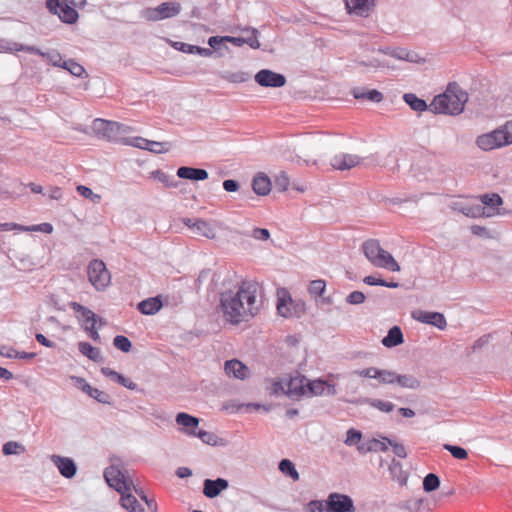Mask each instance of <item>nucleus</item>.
I'll return each instance as SVG.
<instances>
[{"mask_svg":"<svg viewBox=\"0 0 512 512\" xmlns=\"http://www.w3.org/2000/svg\"><path fill=\"white\" fill-rule=\"evenodd\" d=\"M256 288L243 283L236 291L221 293L220 307L227 321L239 324L248 321L257 312Z\"/></svg>","mask_w":512,"mask_h":512,"instance_id":"nucleus-1","label":"nucleus"},{"mask_svg":"<svg viewBox=\"0 0 512 512\" xmlns=\"http://www.w3.org/2000/svg\"><path fill=\"white\" fill-rule=\"evenodd\" d=\"M104 478L108 485L121 494L120 504L130 512H144V508L136 497L130 492L133 488L132 480L125 477L122 470L114 465L107 467Z\"/></svg>","mask_w":512,"mask_h":512,"instance_id":"nucleus-2","label":"nucleus"},{"mask_svg":"<svg viewBox=\"0 0 512 512\" xmlns=\"http://www.w3.org/2000/svg\"><path fill=\"white\" fill-rule=\"evenodd\" d=\"M468 94L457 83H449L443 94L434 97L430 111L436 114L458 115L464 109Z\"/></svg>","mask_w":512,"mask_h":512,"instance_id":"nucleus-3","label":"nucleus"},{"mask_svg":"<svg viewBox=\"0 0 512 512\" xmlns=\"http://www.w3.org/2000/svg\"><path fill=\"white\" fill-rule=\"evenodd\" d=\"M361 250L374 267L388 269L392 272L400 271L398 262L391 253L381 247L379 240L373 238L365 240L361 245Z\"/></svg>","mask_w":512,"mask_h":512,"instance_id":"nucleus-4","label":"nucleus"},{"mask_svg":"<svg viewBox=\"0 0 512 512\" xmlns=\"http://www.w3.org/2000/svg\"><path fill=\"white\" fill-rule=\"evenodd\" d=\"M476 144L484 151L512 144V121L488 134L478 136Z\"/></svg>","mask_w":512,"mask_h":512,"instance_id":"nucleus-5","label":"nucleus"},{"mask_svg":"<svg viewBox=\"0 0 512 512\" xmlns=\"http://www.w3.org/2000/svg\"><path fill=\"white\" fill-rule=\"evenodd\" d=\"M93 130L108 141L124 143V135L131 132L132 128L123 123L98 118L93 121Z\"/></svg>","mask_w":512,"mask_h":512,"instance_id":"nucleus-6","label":"nucleus"},{"mask_svg":"<svg viewBox=\"0 0 512 512\" xmlns=\"http://www.w3.org/2000/svg\"><path fill=\"white\" fill-rule=\"evenodd\" d=\"M2 50L8 51V52H18V51H25L31 54L39 55L43 58H46L53 66L61 67L63 65L62 56L57 51L52 52H42L40 49H38L35 46H26L19 44L17 42H5V44L2 42Z\"/></svg>","mask_w":512,"mask_h":512,"instance_id":"nucleus-7","label":"nucleus"},{"mask_svg":"<svg viewBox=\"0 0 512 512\" xmlns=\"http://www.w3.org/2000/svg\"><path fill=\"white\" fill-rule=\"evenodd\" d=\"M87 273L89 281L97 290L106 288L110 283V273L102 260L93 259L88 265Z\"/></svg>","mask_w":512,"mask_h":512,"instance_id":"nucleus-8","label":"nucleus"},{"mask_svg":"<svg viewBox=\"0 0 512 512\" xmlns=\"http://www.w3.org/2000/svg\"><path fill=\"white\" fill-rule=\"evenodd\" d=\"M46 7L50 13L58 15L63 23L74 24L78 20L79 14L68 0H46Z\"/></svg>","mask_w":512,"mask_h":512,"instance_id":"nucleus-9","label":"nucleus"},{"mask_svg":"<svg viewBox=\"0 0 512 512\" xmlns=\"http://www.w3.org/2000/svg\"><path fill=\"white\" fill-rule=\"evenodd\" d=\"M46 7L50 13L58 15L63 23L74 24L78 20L79 14L68 0H46Z\"/></svg>","mask_w":512,"mask_h":512,"instance_id":"nucleus-10","label":"nucleus"},{"mask_svg":"<svg viewBox=\"0 0 512 512\" xmlns=\"http://www.w3.org/2000/svg\"><path fill=\"white\" fill-rule=\"evenodd\" d=\"M327 512H355L356 508L353 499L346 494L333 492L325 500Z\"/></svg>","mask_w":512,"mask_h":512,"instance_id":"nucleus-11","label":"nucleus"},{"mask_svg":"<svg viewBox=\"0 0 512 512\" xmlns=\"http://www.w3.org/2000/svg\"><path fill=\"white\" fill-rule=\"evenodd\" d=\"M278 313L285 318L300 317L305 312L304 303H294L289 294H284L278 298Z\"/></svg>","mask_w":512,"mask_h":512,"instance_id":"nucleus-12","label":"nucleus"},{"mask_svg":"<svg viewBox=\"0 0 512 512\" xmlns=\"http://www.w3.org/2000/svg\"><path fill=\"white\" fill-rule=\"evenodd\" d=\"M12 264L20 271H32L37 266H41V260L33 257L31 254L9 250L7 254Z\"/></svg>","mask_w":512,"mask_h":512,"instance_id":"nucleus-13","label":"nucleus"},{"mask_svg":"<svg viewBox=\"0 0 512 512\" xmlns=\"http://www.w3.org/2000/svg\"><path fill=\"white\" fill-rule=\"evenodd\" d=\"M254 79L262 87L280 88L286 84V77L283 74L269 69L258 71Z\"/></svg>","mask_w":512,"mask_h":512,"instance_id":"nucleus-14","label":"nucleus"},{"mask_svg":"<svg viewBox=\"0 0 512 512\" xmlns=\"http://www.w3.org/2000/svg\"><path fill=\"white\" fill-rule=\"evenodd\" d=\"M182 10L181 4L178 2H163L156 8L149 10V19L160 21L177 16Z\"/></svg>","mask_w":512,"mask_h":512,"instance_id":"nucleus-15","label":"nucleus"},{"mask_svg":"<svg viewBox=\"0 0 512 512\" xmlns=\"http://www.w3.org/2000/svg\"><path fill=\"white\" fill-rule=\"evenodd\" d=\"M377 0H344L348 14L367 18L374 11Z\"/></svg>","mask_w":512,"mask_h":512,"instance_id":"nucleus-16","label":"nucleus"},{"mask_svg":"<svg viewBox=\"0 0 512 512\" xmlns=\"http://www.w3.org/2000/svg\"><path fill=\"white\" fill-rule=\"evenodd\" d=\"M71 379L74 381L75 386L82 390L84 393L95 399L97 402L102 404H112L111 396L97 388H93L86 380L82 377L72 376Z\"/></svg>","mask_w":512,"mask_h":512,"instance_id":"nucleus-17","label":"nucleus"},{"mask_svg":"<svg viewBox=\"0 0 512 512\" xmlns=\"http://www.w3.org/2000/svg\"><path fill=\"white\" fill-rule=\"evenodd\" d=\"M412 318L425 324H429L443 330L447 326L445 316L439 312H428L423 310H415L411 314Z\"/></svg>","mask_w":512,"mask_h":512,"instance_id":"nucleus-18","label":"nucleus"},{"mask_svg":"<svg viewBox=\"0 0 512 512\" xmlns=\"http://www.w3.org/2000/svg\"><path fill=\"white\" fill-rule=\"evenodd\" d=\"M69 306L77 314L76 317L83 330H85L86 326H90V324H97L98 315H96L89 308L81 305L78 302H70Z\"/></svg>","mask_w":512,"mask_h":512,"instance_id":"nucleus-19","label":"nucleus"},{"mask_svg":"<svg viewBox=\"0 0 512 512\" xmlns=\"http://www.w3.org/2000/svg\"><path fill=\"white\" fill-rule=\"evenodd\" d=\"M306 388L307 378L304 376H296L286 382L285 394L292 399L299 398L306 395Z\"/></svg>","mask_w":512,"mask_h":512,"instance_id":"nucleus-20","label":"nucleus"},{"mask_svg":"<svg viewBox=\"0 0 512 512\" xmlns=\"http://www.w3.org/2000/svg\"><path fill=\"white\" fill-rule=\"evenodd\" d=\"M361 160L362 158L358 155L342 153L335 155L331 159V165L337 170H349L358 166L361 163Z\"/></svg>","mask_w":512,"mask_h":512,"instance_id":"nucleus-21","label":"nucleus"},{"mask_svg":"<svg viewBox=\"0 0 512 512\" xmlns=\"http://www.w3.org/2000/svg\"><path fill=\"white\" fill-rule=\"evenodd\" d=\"M229 482L224 478L215 480L205 479L203 482V494L210 499L217 497L223 490L227 489Z\"/></svg>","mask_w":512,"mask_h":512,"instance_id":"nucleus-22","label":"nucleus"},{"mask_svg":"<svg viewBox=\"0 0 512 512\" xmlns=\"http://www.w3.org/2000/svg\"><path fill=\"white\" fill-rule=\"evenodd\" d=\"M51 459L63 477L70 479L75 476L77 466L71 458L53 455Z\"/></svg>","mask_w":512,"mask_h":512,"instance_id":"nucleus-23","label":"nucleus"},{"mask_svg":"<svg viewBox=\"0 0 512 512\" xmlns=\"http://www.w3.org/2000/svg\"><path fill=\"white\" fill-rule=\"evenodd\" d=\"M177 176L181 179L203 181L208 178V172L202 168L181 166L177 169Z\"/></svg>","mask_w":512,"mask_h":512,"instance_id":"nucleus-24","label":"nucleus"},{"mask_svg":"<svg viewBox=\"0 0 512 512\" xmlns=\"http://www.w3.org/2000/svg\"><path fill=\"white\" fill-rule=\"evenodd\" d=\"M225 372L228 376L244 380L248 376L249 369L241 361L232 359L225 362Z\"/></svg>","mask_w":512,"mask_h":512,"instance_id":"nucleus-25","label":"nucleus"},{"mask_svg":"<svg viewBox=\"0 0 512 512\" xmlns=\"http://www.w3.org/2000/svg\"><path fill=\"white\" fill-rule=\"evenodd\" d=\"M271 181L264 173H258L253 177L252 189L259 196H266L271 191Z\"/></svg>","mask_w":512,"mask_h":512,"instance_id":"nucleus-26","label":"nucleus"},{"mask_svg":"<svg viewBox=\"0 0 512 512\" xmlns=\"http://www.w3.org/2000/svg\"><path fill=\"white\" fill-rule=\"evenodd\" d=\"M481 205L486 208V213L499 214V206L503 204V199L497 193L483 194L479 197Z\"/></svg>","mask_w":512,"mask_h":512,"instance_id":"nucleus-27","label":"nucleus"},{"mask_svg":"<svg viewBox=\"0 0 512 512\" xmlns=\"http://www.w3.org/2000/svg\"><path fill=\"white\" fill-rule=\"evenodd\" d=\"M351 94L358 100H367L375 103L383 100V94L376 89L366 90L362 87H355L352 89Z\"/></svg>","mask_w":512,"mask_h":512,"instance_id":"nucleus-28","label":"nucleus"},{"mask_svg":"<svg viewBox=\"0 0 512 512\" xmlns=\"http://www.w3.org/2000/svg\"><path fill=\"white\" fill-rule=\"evenodd\" d=\"M160 296L151 297L141 301L137 308L144 315H154L162 308Z\"/></svg>","mask_w":512,"mask_h":512,"instance_id":"nucleus-29","label":"nucleus"},{"mask_svg":"<svg viewBox=\"0 0 512 512\" xmlns=\"http://www.w3.org/2000/svg\"><path fill=\"white\" fill-rule=\"evenodd\" d=\"M404 342V336L399 326L395 325L388 330L381 343L387 348L396 347Z\"/></svg>","mask_w":512,"mask_h":512,"instance_id":"nucleus-30","label":"nucleus"},{"mask_svg":"<svg viewBox=\"0 0 512 512\" xmlns=\"http://www.w3.org/2000/svg\"><path fill=\"white\" fill-rule=\"evenodd\" d=\"M354 404H368L373 408H376L382 412L389 413L392 412L395 408V405L390 401H384L380 399H372V398H360L355 401H349Z\"/></svg>","mask_w":512,"mask_h":512,"instance_id":"nucleus-31","label":"nucleus"},{"mask_svg":"<svg viewBox=\"0 0 512 512\" xmlns=\"http://www.w3.org/2000/svg\"><path fill=\"white\" fill-rule=\"evenodd\" d=\"M78 349L82 355L96 363H102L104 361L100 349L92 346L88 342H79Z\"/></svg>","mask_w":512,"mask_h":512,"instance_id":"nucleus-32","label":"nucleus"},{"mask_svg":"<svg viewBox=\"0 0 512 512\" xmlns=\"http://www.w3.org/2000/svg\"><path fill=\"white\" fill-rule=\"evenodd\" d=\"M389 471L392 479L398 482L400 486H405L407 484L408 473L403 470L402 464L399 461L393 459L390 464Z\"/></svg>","mask_w":512,"mask_h":512,"instance_id":"nucleus-33","label":"nucleus"},{"mask_svg":"<svg viewBox=\"0 0 512 512\" xmlns=\"http://www.w3.org/2000/svg\"><path fill=\"white\" fill-rule=\"evenodd\" d=\"M396 384L401 388L416 390L421 387V381L412 374H398Z\"/></svg>","mask_w":512,"mask_h":512,"instance_id":"nucleus-34","label":"nucleus"},{"mask_svg":"<svg viewBox=\"0 0 512 512\" xmlns=\"http://www.w3.org/2000/svg\"><path fill=\"white\" fill-rule=\"evenodd\" d=\"M403 100L414 111L423 112L430 109V105L428 106L425 100L417 97V95L413 93L404 94Z\"/></svg>","mask_w":512,"mask_h":512,"instance_id":"nucleus-35","label":"nucleus"},{"mask_svg":"<svg viewBox=\"0 0 512 512\" xmlns=\"http://www.w3.org/2000/svg\"><path fill=\"white\" fill-rule=\"evenodd\" d=\"M175 420L178 425L185 428V432L187 430H195L199 425V418L185 412H179Z\"/></svg>","mask_w":512,"mask_h":512,"instance_id":"nucleus-36","label":"nucleus"},{"mask_svg":"<svg viewBox=\"0 0 512 512\" xmlns=\"http://www.w3.org/2000/svg\"><path fill=\"white\" fill-rule=\"evenodd\" d=\"M193 229L196 231L198 235L204 236L208 239L215 238L216 232L207 221L196 219L193 222Z\"/></svg>","mask_w":512,"mask_h":512,"instance_id":"nucleus-37","label":"nucleus"},{"mask_svg":"<svg viewBox=\"0 0 512 512\" xmlns=\"http://www.w3.org/2000/svg\"><path fill=\"white\" fill-rule=\"evenodd\" d=\"M186 433L190 436L198 437L205 444L212 445V446H215L218 444L219 437L213 432H209V431H205V430H199V431L187 430Z\"/></svg>","mask_w":512,"mask_h":512,"instance_id":"nucleus-38","label":"nucleus"},{"mask_svg":"<svg viewBox=\"0 0 512 512\" xmlns=\"http://www.w3.org/2000/svg\"><path fill=\"white\" fill-rule=\"evenodd\" d=\"M220 77L230 83H244L250 79V74L244 71L230 72L224 71L220 74Z\"/></svg>","mask_w":512,"mask_h":512,"instance_id":"nucleus-39","label":"nucleus"},{"mask_svg":"<svg viewBox=\"0 0 512 512\" xmlns=\"http://www.w3.org/2000/svg\"><path fill=\"white\" fill-rule=\"evenodd\" d=\"M326 381L322 379H317L314 381H309L307 379V388L306 395L311 396H320L325 394Z\"/></svg>","mask_w":512,"mask_h":512,"instance_id":"nucleus-40","label":"nucleus"},{"mask_svg":"<svg viewBox=\"0 0 512 512\" xmlns=\"http://www.w3.org/2000/svg\"><path fill=\"white\" fill-rule=\"evenodd\" d=\"M278 468L284 475L290 477L292 480H299V473L291 460L282 459L279 462Z\"/></svg>","mask_w":512,"mask_h":512,"instance_id":"nucleus-41","label":"nucleus"},{"mask_svg":"<svg viewBox=\"0 0 512 512\" xmlns=\"http://www.w3.org/2000/svg\"><path fill=\"white\" fill-rule=\"evenodd\" d=\"M150 176L153 179H156L159 182L163 183L164 186L167 188L177 187L180 184V182L177 181L173 176H170L161 170L152 171L150 173Z\"/></svg>","mask_w":512,"mask_h":512,"instance_id":"nucleus-42","label":"nucleus"},{"mask_svg":"<svg viewBox=\"0 0 512 512\" xmlns=\"http://www.w3.org/2000/svg\"><path fill=\"white\" fill-rule=\"evenodd\" d=\"M462 212L471 218H478V217H491L494 215V213H486V208L482 206L481 204H475L470 205L465 208H463Z\"/></svg>","mask_w":512,"mask_h":512,"instance_id":"nucleus-43","label":"nucleus"},{"mask_svg":"<svg viewBox=\"0 0 512 512\" xmlns=\"http://www.w3.org/2000/svg\"><path fill=\"white\" fill-rule=\"evenodd\" d=\"M25 452V446L16 441H8L2 446V453L4 455H21Z\"/></svg>","mask_w":512,"mask_h":512,"instance_id":"nucleus-44","label":"nucleus"},{"mask_svg":"<svg viewBox=\"0 0 512 512\" xmlns=\"http://www.w3.org/2000/svg\"><path fill=\"white\" fill-rule=\"evenodd\" d=\"M391 56L399 59V60H406L409 62H417L418 55L414 52H410L405 48H394L391 50Z\"/></svg>","mask_w":512,"mask_h":512,"instance_id":"nucleus-45","label":"nucleus"},{"mask_svg":"<svg viewBox=\"0 0 512 512\" xmlns=\"http://www.w3.org/2000/svg\"><path fill=\"white\" fill-rule=\"evenodd\" d=\"M440 486V478L434 474L429 473L423 479V489L425 492H433Z\"/></svg>","mask_w":512,"mask_h":512,"instance_id":"nucleus-46","label":"nucleus"},{"mask_svg":"<svg viewBox=\"0 0 512 512\" xmlns=\"http://www.w3.org/2000/svg\"><path fill=\"white\" fill-rule=\"evenodd\" d=\"M62 68L68 70L72 75L76 77H83V75L86 74L84 67L72 59L63 61Z\"/></svg>","mask_w":512,"mask_h":512,"instance_id":"nucleus-47","label":"nucleus"},{"mask_svg":"<svg viewBox=\"0 0 512 512\" xmlns=\"http://www.w3.org/2000/svg\"><path fill=\"white\" fill-rule=\"evenodd\" d=\"M170 148L171 144L169 142H157L149 140V145L145 147V150L155 154H162L168 152Z\"/></svg>","mask_w":512,"mask_h":512,"instance_id":"nucleus-48","label":"nucleus"},{"mask_svg":"<svg viewBox=\"0 0 512 512\" xmlns=\"http://www.w3.org/2000/svg\"><path fill=\"white\" fill-rule=\"evenodd\" d=\"M397 373L391 370L379 369L377 380L381 384H396Z\"/></svg>","mask_w":512,"mask_h":512,"instance_id":"nucleus-49","label":"nucleus"},{"mask_svg":"<svg viewBox=\"0 0 512 512\" xmlns=\"http://www.w3.org/2000/svg\"><path fill=\"white\" fill-rule=\"evenodd\" d=\"M113 345L122 352H129L132 348L131 341L123 335H117L113 339Z\"/></svg>","mask_w":512,"mask_h":512,"instance_id":"nucleus-50","label":"nucleus"},{"mask_svg":"<svg viewBox=\"0 0 512 512\" xmlns=\"http://www.w3.org/2000/svg\"><path fill=\"white\" fill-rule=\"evenodd\" d=\"M490 339H491V334H485V335L481 336L480 338H478L473 343V345L470 348L467 349V355H470L472 353H476L479 350H481L483 347L488 345V343L490 342Z\"/></svg>","mask_w":512,"mask_h":512,"instance_id":"nucleus-51","label":"nucleus"},{"mask_svg":"<svg viewBox=\"0 0 512 512\" xmlns=\"http://www.w3.org/2000/svg\"><path fill=\"white\" fill-rule=\"evenodd\" d=\"M133 489L140 499L146 503L149 510L157 512V503L154 499H149L141 487L133 484Z\"/></svg>","mask_w":512,"mask_h":512,"instance_id":"nucleus-52","label":"nucleus"},{"mask_svg":"<svg viewBox=\"0 0 512 512\" xmlns=\"http://www.w3.org/2000/svg\"><path fill=\"white\" fill-rule=\"evenodd\" d=\"M326 289L324 280L317 279L310 282L309 293L313 296H322Z\"/></svg>","mask_w":512,"mask_h":512,"instance_id":"nucleus-53","label":"nucleus"},{"mask_svg":"<svg viewBox=\"0 0 512 512\" xmlns=\"http://www.w3.org/2000/svg\"><path fill=\"white\" fill-rule=\"evenodd\" d=\"M444 449L449 451L456 459L464 460L468 457V452L460 446L445 444Z\"/></svg>","mask_w":512,"mask_h":512,"instance_id":"nucleus-54","label":"nucleus"},{"mask_svg":"<svg viewBox=\"0 0 512 512\" xmlns=\"http://www.w3.org/2000/svg\"><path fill=\"white\" fill-rule=\"evenodd\" d=\"M275 188L279 191V192H284L287 190L289 184H290V181H289V178L287 176V174L285 172H280L276 177H275Z\"/></svg>","mask_w":512,"mask_h":512,"instance_id":"nucleus-55","label":"nucleus"},{"mask_svg":"<svg viewBox=\"0 0 512 512\" xmlns=\"http://www.w3.org/2000/svg\"><path fill=\"white\" fill-rule=\"evenodd\" d=\"M226 39H228L226 36H211L208 39V44L212 50L219 51L223 47L228 49V47L225 45Z\"/></svg>","mask_w":512,"mask_h":512,"instance_id":"nucleus-56","label":"nucleus"},{"mask_svg":"<svg viewBox=\"0 0 512 512\" xmlns=\"http://www.w3.org/2000/svg\"><path fill=\"white\" fill-rule=\"evenodd\" d=\"M383 440H385L388 443V445L392 446L393 452L397 457L406 458L407 452L403 444L394 442L388 437H383Z\"/></svg>","mask_w":512,"mask_h":512,"instance_id":"nucleus-57","label":"nucleus"},{"mask_svg":"<svg viewBox=\"0 0 512 512\" xmlns=\"http://www.w3.org/2000/svg\"><path fill=\"white\" fill-rule=\"evenodd\" d=\"M366 296L361 291H353L346 297V302L351 305H359L364 303Z\"/></svg>","mask_w":512,"mask_h":512,"instance_id":"nucleus-58","label":"nucleus"},{"mask_svg":"<svg viewBox=\"0 0 512 512\" xmlns=\"http://www.w3.org/2000/svg\"><path fill=\"white\" fill-rule=\"evenodd\" d=\"M123 144L134 146V147L145 150V147H147L149 145V140L142 138V137H132V138L125 137Z\"/></svg>","mask_w":512,"mask_h":512,"instance_id":"nucleus-59","label":"nucleus"},{"mask_svg":"<svg viewBox=\"0 0 512 512\" xmlns=\"http://www.w3.org/2000/svg\"><path fill=\"white\" fill-rule=\"evenodd\" d=\"M21 231H39L46 234H50L53 231V226L50 223H41L38 225H32L27 227H20Z\"/></svg>","mask_w":512,"mask_h":512,"instance_id":"nucleus-60","label":"nucleus"},{"mask_svg":"<svg viewBox=\"0 0 512 512\" xmlns=\"http://www.w3.org/2000/svg\"><path fill=\"white\" fill-rule=\"evenodd\" d=\"M352 373L364 378L377 379L379 369L376 367H368L362 370H355Z\"/></svg>","mask_w":512,"mask_h":512,"instance_id":"nucleus-61","label":"nucleus"},{"mask_svg":"<svg viewBox=\"0 0 512 512\" xmlns=\"http://www.w3.org/2000/svg\"><path fill=\"white\" fill-rule=\"evenodd\" d=\"M362 438V433L353 428L347 431V437L345 439V444L348 446H353L358 443Z\"/></svg>","mask_w":512,"mask_h":512,"instance_id":"nucleus-62","label":"nucleus"},{"mask_svg":"<svg viewBox=\"0 0 512 512\" xmlns=\"http://www.w3.org/2000/svg\"><path fill=\"white\" fill-rule=\"evenodd\" d=\"M250 236L256 240L266 241L270 238V232L266 228H254Z\"/></svg>","mask_w":512,"mask_h":512,"instance_id":"nucleus-63","label":"nucleus"},{"mask_svg":"<svg viewBox=\"0 0 512 512\" xmlns=\"http://www.w3.org/2000/svg\"><path fill=\"white\" fill-rule=\"evenodd\" d=\"M423 502H424V499H422V498L410 499V500L405 501V503L403 504V508L407 509L411 512H418L420 507L422 506Z\"/></svg>","mask_w":512,"mask_h":512,"instance_id":"nucleus-64","label":"nucleus"}]
</instances>
